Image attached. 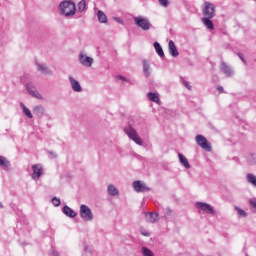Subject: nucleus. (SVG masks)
I'll return each instance as SVG.
<instances>
[{
  "label": "nucleus",
  "instance_id": "nucleus-33",
  "mask_svg": "<svg viewBox=\"0 0 256 256\" xmlns=\"http://www.w3.org/2000/svg\"><path fill=\"white\" fill-rule=\"evenodd\" d=\"M160 5H162L163 7H167V5H169V1L167 0H158Z\"/></svg>",
  "mask_w": 256,
  "mask_h": 256
},
{
  "label": "nucleus",
  "instance_id": "nucleus-31",
  "mask_svg": "<svg viewBox=\"0 0 256 256\" xmlns=\"http://www.w3.org/2000/svg\"><path fill=\"white\" fill-rule=\"evenodd\" d=\"M235 210L237 211V213L240 217H247V212H245V210H243L239 207H235Z\"/></svg>",
  "mask_w": 256,
  "mask_h": 256
},
{
  "label": "nucleus",
  "instance_id": "nucleus-3",
  "mask_svg": "<svg viewBox=\"0 0 256 256\" xmlns=\"http://www.w3.org/2000/svg\"><path fill=\"white\" fill-rule=\"evenodd\" d=\"M125 133L128 135L129 139H132V141H135L137 145H143V140L141 139V136L137 134V131L133 129L132 127L125 128Z\"/></svg>",
  "mask_w": 256,
  "mask_h": 256
},
{
  "label": "nucleus",
  "instance_id": "nucleus-12",
  "mask_svg": "<svg viewBox=\"0 0 256 256\" xmlns=\"http://www.w3.org/2000/svg\"><path fill=\"white\" fill-rule=\"evenodd\" d=\"M168 49H169V53H170V55H172V57H179V51H177V46H175V42H173V40L169 41Z\"/></svg>",
  "mask_w": 256,
  "mask_h": 256
},
{
  "label": "nucleus",
  "instance_id": "nucleus-29",
  "mask_svg": "<svg viewBox=\"0 0 256 256\" xmlns=\"http://www.w3.org/2000/svg\"><path fill=\"white\" fill-rule=\"evenodd\" d=\"M1 166L9 167V161H7V159L3 156H0V167Z\"/></svg>",
  "mask_w": 256,
  "mask_h": 256
},
{
  "label": "nucleus",
  "instance_id": "nucleus-32",
  "mask_svg": "<svg viewBox=\"0 0 256 256\" xmlns=\"http://www.w3.org/2000/svg\"><path fill=\"white\" fill-rule=\"evenodd\" d=\"M52 203H53V205H54L55 207H59V205H61V200L58 199L57 197H54V198L52 199Z\"/></svg>",
  "mask_w": 256,
  "mask_h": 256
},
{
  "label": "nucleus",
  "instance_id": "nucleus-28",
  "mask_svg": "<svg viewBox=\"0 0 256 256\" xmlns=\"http://www.w3.org/2000/svg\"><path fill=\"white\" fill-rule=\"evenodd\" d=\"M38 71H40L41 73H44L45 75H48L49 68H47V66L45 65L38 64Z\"/></svg>",
  "mask_w": 256,
  "mask_h": 256
},
{
  "label": "nucleus",
  "instance_id": "nucleus-18",
  "mask_svg": "<svg viewBox=\"0 0 256 256\" xmlns=\"http://www.w3.org/2000/svg\"><path fill=\"white\" fill-rule=\"evenodd\" d=\"M63 213L67 215V217H77V213L73 211V209L69 208V206H64Z\"/></svg>",
  "mask_w": 256,
  "mask_h": 256
},
{
  "label": "nucleus",
  "instance_id": "nucleus-40",
  "mask_svg": "<svg viewBox=\"0 0 256 256\" xmlns=\"http://www.w3.org/2000/svg\"><path fill=\"white\" fill-rule=\"evenodd\" d=\"M239 55V57H240V59L242 60V61H245L244 59H243V57H241V54H238Z\"/></svg>",
  "mask_w": 256,
  "mask_h": 256
},
{
  "label": "nucleus",
  "instance_id": "nucleus-7",
  "mask_svg": "<svg viewBox=\"0 0 256 256\" xmlns=\"http://www.w3.org/2000/svg\"><path fill=\"white\" fill-rule=\"evenodd\" d=\"M133 188L136 193H145L146 191H149V187L139 180L133 182Z\"/></svg>",
  "mask_w": 256,
  "mask_h": 256
},
{
  "label": "nucleus",
  "instance_id": "nucleus-25",
  "mask_svg": "<svg viewBox=\"0 0 256 256\" xmlns=\"http://www.w3.org/2000/svg\"><path fill=\"white\" fill-rule=\"evenodd\" d=\"M87 8V2L85 0H81L79 3H78V11L80 13H83V11H85V9Z\"/></svg>",
  "mask_w": 256,
  "mask_h": 256
},
{
  "label": "nucleus",
  "instance_id": "nucleus-39",
  "mask_svg": "<svg viewBox=\"0 0 256 256\" xmlns=\"http://www.w3.org/2000/svg\"><path fill=\"white\" fill-rule=\"evenodd\" d=\"M119 77V79H121L122 81H125V77H123V76H118Z\"/></svg>",
  "mask_w": 256,
  "mask_h": 256
},
{
  "label": "nucleus",
  "instance_id": "nucleus-23",
  "mask_svg": "<svg viewBox=\"0 0 256 256\" xmlns=\"http://www.w3.org/2000/svg\"><path fill=\"white\" fill-rule=\"evenodd\" d=\"M108 193L109 195H112V196L119 195V190H117V187H115L114 185H109Z\"/></svg>",
  "mask_w": 256,
  "mask_h": 256
},
{
  "label": "nucleus",
  "instance_id": "nucleus-5",
  "mask_svg": "<svg viewBox=\"0 0 256 256\" xmlns=\"http://www.w3.org/2000/svg\"><path fill=\"white\" fill-rule=\"evenodd\" d=\"M134 23L140 27V29H143V31H149L151 29V22H149L147 18L136 17L134 18Z\"/></svg>",
  "mask_w": 256,
  "mask_h": 256
},
{
  "label": "nucleus",
  "instance_id": "nucleus-21",
  "mask_svg": "<svg viewBox=\"0 0 256 256\" xmlns=\"http://www.w3.org/2000/svg\"><path fill=\"white\" fill-rule=\"evenodd\" d=\"M99 23H107V15L101 10L97 13Z\"/></svg>",
  "mask_w": 256,
  "mask_h": 256
},
{
  "label": "nucleus",
  "instance_id": "nucleus-24",
  "mask_svg": "<svg viewBox=\"0 0 256 256\" xmlns=\"http://www.w3.org/2000/svg\"><path fill=\"white\" fill-rule=\"evenodd\" d=\"M22 109H23V113L28 116L29 119H33V114L31 113V110H29V108L25 107V104L21 103L20 104Z\"/></svg>",
  "mask_w": 256,
  "mask_h": 256
},
{
  "label": "nucleus",
  "instance_id": "nucleus-9",
  "mask_svg": "<svg viewBox=\"0 0 256 256\" xmlns=\"http://www.w3.org/2000/svg\"><path fill=\"white\" fill-rule=\"evenodd\" d=\"M79 61L81 65H84V67H91L93 65V58L85 56L83 54L79 55Z\"/></svg>",
  "mask_w": 256,
  "mask_h": 256
},
{
  "label": "nucleus",
  "instance_id": "nucleus-26",
  "mask_svg": "<svg viewBox=\"0 0 256 256\" xmlns=\"http://www.w3.org/2000/svg\"><path fill=\"white\" fill-rule=\"evenodd\" d=\"M247 181L248 183H250L251 185H253L254 187H256V176L253 174H248L247 175Z\"/></svg>",
  "mask_w": 256,
  "mask_h": 256
},
{
  "label": "nucleus",
  "instance_id": "nucleus-30",
  "mask_svg": "<svg viewBox=\"0 0 256 256\" xmlns=\"http://www.w3.org/2000/svg\"><path fill=\"white\" fill-rule=\"evenodd\" d=\"M142 253L144 256H155L149 248L143 247L142 248Z\"/></svg>",
  "mask_w": 256,
  "mask_h": 256
},
{
  "label": "nucleus",
  "instance_id": "nucleus-37",
  "mask_svg": "<svg viewBox=\"0 0 256 256\" xmlns=\"http://www.w3.org/2000/svg\"><path fill=\"white\" fill-rule=\"evenodd\" d=\"M142 235H144V237H149V232H142Z\"/></svg>",
  "mask_w": 256,
  "mask_h": 256
},
{
  "label": "nucleus",
  "instance_id": "nucleus-1",
  "mask_svg": "<svg viewBox=\"0 0 256 256\" xmlns=\"http://www.w3.org/2000/svg\"><path fill=\"white\" fill-rule=\"evenodd\" d=\"M60 11L65 15V17H71L75 15V11H77V9L75 8V3L72 1H64L60 4Z\"/></svg>",
  "mask_w": 256,
  "mask_h": 256
},
{
  "label": "nucleus",
  "instance_id": "nucleus-35",
  "mask_svg": "<svg viewBox=\"0 0 256 256\" xmlns=\"http://www.w3.org/2000/svg\"><path fill=\"white\" fill-rule=\"evenodd\" d=\"M184 85L189 91H191V85L189 83L184 82Z\"/></svg>",
  "mask_w": 256,
  "mask_h": 256
},
{
  "label": "nucleus",
  "instance_id": "nucleus-38",
  "mask_svg": "<svg viewBox=\"0 0 256 256\" xmlns=\"http://www.w3.org/2000/svg\"><path fill=\"white\" fill-rule=\"evenodd\" d=\"M116 21H118L119 23H123V21L119 18H115Z\"/></svg>",
  "mask_w": 256,
  "mask_h": 256
},
{
  "label": "nucleus",
  "instance_id": "nucleus-27",
  "mask_svg": "<svg viewBox=\"0 0 256 256\" xmlns=\"http://www.w3.org/2000/svg\"><path fill=\"white\" fill-rule=\"evenodd\" d=\"M149 69H150L149 63L147 62V60H144L143 61V71H144L146 77H149Z\"/></svg>",
  "mask_w": 256,
  "mask_h": 256
},
{
  "label": "nucleus",
  "instance_id": "nucleus-2",
  "mask_svg": "<svg viewBox=\"0 0 256 256\" xmlns=\"http://www.w3.org/2000/svg\"><path fill=\"white\" fill-rule=\"evenodd\" d=\"M195 141L197 145L201 147V149H204V151L211 152V143H209V141L207 140V138H205V136L201 134L196 135Z\"/></svg>",
  "mask_w": 256,
  "mask_h": 256
},
{
  "label": "nucleus",
  "instance_id": "nucleus-13",
  "mask_svg": "<svg viewBox=\"0 0 256 256\" xmlns=\"http://www.w3.org/2000/svg\"><path fill=\"white\" fill-rule=\"evenodd\" d=\"M212 18L209 17H203L201 18L202 23L207 27V29H210L213 31L215 29V25L213 24V21H211Z\"/></svg>",
  "mask_w": 256,
  "mask_h": 256
},
{
  "label": "nucleus",
  "instance_id": "nucleus-8",
  "mask_svg": "<svg viewBox=\"0 0 256 256\" xmlns=\"http://www.w3.org/2000/svg\"><path fill=\"white\" fill-rule=\"evenodd\" d=\"M196 207L204 211L205 213H208L209 215H215V210L213 207L207 203L198 202L196 203Z\"/></svg>",
  "mask_w": 256,
  "mask_h": 256
},
{
  "label": "nucleus",
  "instance_id": "nucleus-36",
  "mask_svg": "<svg viewBox=\"0 0 256 256\" xmlns=\"http://www.w3.org/2000/svg\"><path fill=\"white\" fill-rule=\"evenodd\" d=\"M218 91H220V93H223V87L222 86H218Z\"/></svg>",
  "mask_w": 256,
  "mask_h": 256
},
{
  "label": "nucleus",
  "instance_id": "nucleus-16",
  "mask_svg": "<svg viewBox=\"0 0 256 256\" xmlns=\"http://www.w3.org/2000/svg\"><path fill=\"white\" fill-rule=\"evenodd\" d=\"M147 97L150 101H153V103H161V100L159 99V95L153 93V92H149L147 94Z\"/></svg>",
  "mask_w": 256,
  "mask_h": 256
},
{
  "label": "nucleus",
  "instance_id": "nucleus-14",
  "mask_svg": "<svg viewBox=\"0 0 256 256\" xmlns=\"http://www.w3.org/2000/svg\"><path fill=\"white\" fill-rule=\"evenodd\" d=\"M27 91L32 95V97H36V99H41V94L35 90V87L31 86L30 84L27 85Z\"/></svg>",
  "mask_w": 256,
  "mask_h": 256
},
{
  "label": "nucleus",
  "instance_id": "nucleus-11",
  "mask_svg": "<svg viewBox=\"0 0 256 256\" xmlns=\"http://www.w3.org/2000/svg\"><path fill=\"white\" fill-rule=\"evenodd\" d=\"M69 81H70L73 91H75L76 93H81L82 88H81V84H79V81L75 80V78H73V76L69 77Z\"/></svg>",
  "mask_w": 256,
  "mask_h": 256
},
{
  "label": "nucleus",
  "instance_id": "nucleus-22",
  "mask_svg": "<svg viewBox=\"0 0 256 256\" xmlns=\"http://www.w3.org/2000/svg\"><path fill=\"white\" fill-rule=\"evenodd\" d=\"M180 163H182L186 169H190L191 165L189 164V161L187 160V158H185V156H183V154H178Z\"/></svg>",
  "mask_w": 256,
  "mask_h": 256
},
{
  "label": "nucleus",
  "instance_id": "nucleus-19",
  "mask_svg": "<svg viewBox=\"0 0 256 256\" xmlns=\"http://www.w3.org/2000/svg\"><path fill=\"white\" fill-rule=\"evenodd\" d=\"M221 71L223 72L224 75L231 77V68L227 64H225V62L221 64Z\"/></svg>",
  "mask_w": 256,
  "mask_h": 256
},
{
  "label": "nucleus",
  "instance_id": "nucleus-17",
  "mask_svg": "<svg viewBox=\"0 0 256 256\" xmlns=\"http://www.w3.org/2000/svg\"><path fill=\"white\" fill-rule=\"evenodd\" d=\"M33 113L38 117H43V114L45 113V108H43V106H35L33 108Z\"/></svg>",
  "mask_w": 256,
  "mask_h": 256
},
{
  "label": "nucleus",
  "instance_id": "nucleus-20",
  "mask_svg": "<svg viewBox=\"0 0 256 256\" xmlns=\"http://www.w3.org/2000/svg\"><path fill=\"white\" fill-rule=\"evenodd\" d=\"M154 48L159 57H165V53L163 52V48L161 47V44H159V42L154 43Z\"/></svg>",
  "mask_w": 256,
  "mask_h": 256
},
{
  "label": "nucleus",
  "instance_id": "nucleus-4",
  "mask_svg": "<svg viewBox=\"0 0 256 256\" xmlns=\"http://www.w3.org/2000/svg\"><path fill=\"white\" fill-rule=\"evenodd\" d=\"M80 217L84 221H93V212L87 205L80 206Z\"/></svg>",
  "mask_w": 256,
  "mask_h": 256
},
{
  "label": "nucleus",
  "instance_id": "nucleus-15",
  "mask_svg": "<svg viewBox=\"0 0 256 256\" xmlns=\"http://www.w3.org/2000/svg\"><path fill=\"white\" fill-rule=\"evenodd\" d=\"M146 217H147L148 223H157V218L159 217V215L153 212H149V213H146Z\"/></svg>",
  "mask_w": 256,
  "mask_h": 256
},
{
  "label": "nucleus",
  "instance_id": "nucleus-10",
  "mask_svg": "<svg viewBox=\"0 0 256 256\" xmlns=\"http://www.w3.org/2000/svg\"><path fill=\"white\" fill-rule=\"evenodd\" d=\"M32 169H33L32 179H39L41 175H43V167H41V165L36 164L32 167Z\"/></svg>",
  "mask_w": 256,
  "mask_h": 256
},
{
  "label": "nucleus",
  "instance_id": "nucleus-34",
  "mask_svg": "<svg viewBox=\"0 0 256 256\" xmlns=\"http://www.w3.org/2000/svg\"><path fill=\"white\" fill-rule=\"evenodd\" d=\"M250 204L254 207V209H256V200H250Z\"/></svg>",
  "mask_w": 256,
  "mask_h": 256
},
{
  "label": "nucleus",
  "instance_id": "nucleus-41",
  "mask_svg": "<svg viewBox=\"0 0 256 256\" xmlns=\"http://www.w3.org/2000/svg\"><path fill=\"white\" fill-rule=\"evenodd\" d=\"M0 208L3 209V204H0Z\"/></svg>",
  "mask_w": 256,
  "mask_h": 256
},
{
  "label": "nucleus",
  "instance_id": "nucleus-6",
  "mask_svg": "<svg viewBox=\"0 0 256 256\" xmlns=\"http://www.w3.org/2000/svg\"><path fill=\"white\" fill-rule=\"evenodd\" d=\"M203 15L208 17V19H213L215 17V5L210 2H204Z\"/></svg>",
  "mask_w": 256,
  "mask_h": 256
}]
</instances>
